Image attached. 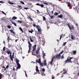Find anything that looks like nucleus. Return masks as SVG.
Listing matches in <instances>:
<instances>
[{"instance_id":"obj_1","label":"nucleus","mask_w":79,"mask_h":79,"mask_svg":"<svg viewBox=\"0 0 79 79\" xmlns=\"http://www.w3.org/2000/svg\"><path fill=\"white\" fill-rule=\"evenodd\" d=\"M73 57H70V58L68 57L67 60L64 61L65 64H67L68 63H72L73 62L71 61V60L73 59Z\"/></svg>"},{"instance_id":"obj_2","label":"nucleus","mask_w":79,"mask_h":79,"mask_svg":"<svg viewBox=\"0 0 79 79\" xmlns=\"http://www.w3.org/2000/svg\"><path fill=\"white\" fill-rule=\"evenodd\" d=\"M40 50H33L32 51V53L33 55H35V54H39V53Z\"/></svg>"},{"instance_id":"obj_3","label":"nucleus","mask_w":79,"mask_h":79,"mask_svg":"<svg viewBox=\"0 0 79 79\" xmlns=\"http://www.w3.org/2000/svg\"><path fill=\"white\" fill-rule=\"evenodd\" d=\"M16 63L17 64V65L18 66L16 68L17 70H18L19 69H20V68H21V65L19 63V60L18 59H16Z\"/></svg>"},{"instance_id":"obj_4","label":"nucleus","mask_w":79,"mask_h":79,"mask_svg":"<svg viewBox=\"0 0 79 79\" xmlns=\"http://www.w3.org/2000/svg\"><path fill=\"white\" fill-rule=\"evenodd\" d=\"M36 28H37L39 32H41L42 31V29L41 28H40V26L39 25H37L36 26Z\"/></svg>"},{"instance_id":"obj_5","label":"nucleus","mask_w":79,"mask_h":79,"mask_svg":"<svg viewBox=\"0 0 79 79\" xmlns=\"http://www.w3.org/2000/svg\"><path fill=\"white\" fill-rule=\"evenodd\" d=\"M53 56H54L55 58H56V59L57 58H60V56H61V54H56V55Z\"/></svg>"},{"instance_id":"obj_6","label":"nucleus","mask_w":79,"mask_h":79,"mask_svg":"<svg viewBox=\"0 0 79 79\" xmlns=\"http://www.w3.org/2000/svg\"><path fill=\"white\" fill-rule=\"evenodd\" d=\"M28 44H29L28 47L29 48V50H31V47L32 46V44L29 41H28Z\"/></svg>"},{"instance_id":"obj_7","label":"nucleus","mask_w":79,"mask_h":79,"mask_svg":"<svg viewBox=\"0 0 79 79\" xmlns=\"http://www.w3.org/2000/svg\"><path fill=\"white\" fill-rule=\"evenodd\" d=\"M39 64H40V65L41 66H44V64L42 63H41L40 58L39 59Z\"/></svg>"},{"instance_id":"obj_8","label":"nucleus","mask_w":79,"mask_h":79,"mask_svg":"<svg viewBox=\"0 0 79 79\" xmlns=\"http://www.w3.org/2000/svg\"><path fill=\"white\" fill-rule=\"evenodd\" d=\"M6 52L8 55H9L10 54L12 53V52H11V51H10V50H6Z\"/></svg>"},{"instance_id":"obj_9","label":"nucleus","mask_w":79,"mask_h":79,"mask_svg":"<svg viewBox=\"0 0 79 79\" xmlns=\"http://www.w3.org/2000/svg\"><path fill=\"white\" fill-rule=\"evenodd\" d=\"M55 59V56H53V58H52L51 60L50 61V64H52L53 63V59Z\"/></svg>"},{"instance_id":"obj_10","label":"nucleus","mask_w":79,"mask_h":79,"mask_svg":"<svg viewBox=\"0 0 79 79\" xmlns=\"http://www.w3.org/2000/svg\"><path fill=\"white\" fill-rule=\"evenodd\" d=\"M10 21H11V23H12L13 24H14V26H17V25L15 23V22H13L12 20H10Z\"/></svg>"},{"instance_id":"obj_11","label":"nucleus","mask_w":79,"mask_h":79,"mask_svg":"<svg viewBox=\"0 0 79 79\" xmlns=\"http://www.w3.org/2000/svg\"><path fill=\"white\" fill-rule=\"evenodd\" d=\"M47 64V60H45L44 61V65L45 66H46Z\"/></svg>"},{"instance_id":"obj_12","label":"nucleus","mask_w":79,"mask_h":79,"mask_svg":"<svg viewBox=\"0 0 79 79\" xmlns=\"http://www.w3.org/2000/svg\"><path fill=\"white\" fill-rule=\"evenodd\" d=\"M36 47H37V45H36V44L34 45V46H32V47L33 48V50H35V49H36Z\"/></svg>"},{"instance_id":"obj_13","label":"nucleus","mask_w":79,"mask_h":79,"mask_svg":"<svg viewBox=\"0 0 79 79\" xmlns=\"http://www.w3.org/2000/svg\"><path fill=\"white\" fill-rule=\"evenodd\" d=\"M46 56V55H45V53H43V59H45V56Z\"/></svg>"},{"instance_id":"obj_14","label":"nucleus","mask_w":79,"mask_h":79,"mask_svg":"<svg viewBox=\"0 0 79 79\" xmlns=\"http://www.w3.org/2000/svg\"><path fill=\"white\" fill-rule=\"evenodd\" d=\"M36 72H38V73L39 72V68H38V66H36Z\"/></svg>"},{"instance_id":"obj_15","label":"nucleus","mask_w":79,"mask_h":79,"mask_svg":"<svg viewBox=\"0 0 79 79\" xmlns=\"http://www.w3.org/2000/svg\"><path fill=\"white\" fill-rule=\"evenodd\" d=\"M67 25L68 26V27L69 28V29L70 30H71L72 29V28H71V26H70V24L69 23H68L67 24Z\"/></svg>"},{"instance_id":"obj_16","label":"nucleus","mask_w":79,"mask_h":79,"mask_svg":"<svg viewBox=\"0 0 79 79\" xmlns=\"http://www.w3.org/2000/svg\"><path fill=\"white\" fill-rule=\"evenodd\" d=\"M58 15H59V13L55 12L54 13L53 16H57Z\"/></svg>"},{"instance_id":"obj_17","label":"nucleus","mask_w":79,"mask_h":79,"mask_svg":"<svg viewBox=\"0 0 79 79\" xmlns=\"http://www.w3.org/2000/svg\"><path fill=\"white\" fill-rule=\"evenodd\" d=\"M47 12H48V14H49V16H50L51 18L52 19L53 18L54 16H51L50 15V13H49L48 12V10H47Z\"/></svg>"},{"instance_id":"obj_18","label":"nucleus","mask_w":79,"mask_h":79,"mask_svg":"<svg viewBox=\"0 0 79 79\" xmlns=\"http://www.w3.org/2000/svg\"><path fill=\"white\" fill-rule=\"evenodd\" d=\"M57 17H58V18H62V17H63V15H58Z\"/></svg>"},{"instance_id":"obj_19","label":"nucleus","mask_w":79,"mask_h":79,"mask_svg":"<svg viewBox=\"0 0 79 79\" xmlns=\"http://www.w3.org/2000/svg\"><path fill=\"white\" fill-rule=\"evenodd\" d=\"M17 19V17L15 16H13L12 18V20H15V19Z\"/></svg>"},{"instance_id":"obj_20","label":"nucleus","mask_w":79,"mask_h":79,"mask_svg":"<svg viewBox=\"0 0 79 79\" xmlns=\"http://www.w3.org/2000/svg\"><path fill=\"white\" fill-rule=\"evenodd\" d=\"M8 68H9V64H8L7 66L6 67V68L4 69L3 70H5L6 69Z\"/></svg>"},{"instance_id":"obj_21","label":"nucleus","mask_w":79,"mask_h":79,"mask_svg":"<svg viewBox=\"0 0 79 79\" xmlns=\"http://www.w3.org/2000/svg\"><path fill=\"white\" fill-rule=\"evenodd\" d=\"M9 31H10V32H11V33H13L14 34H15V32L13 31V30H9Z\"/></svg>"},{"instance_id":"obj_22","label":"nucleus","mask_w":79,"mask_h":79,"mask_svg":"<svg viewBox=\"0 0 79 79\" xmlns=\"http://www.w3.org/2000/svg\"><path fill=\"white\" fill-rule=\"evenodd\" d=\"M76 53H77V51H73V53L74 55H76Z\"/></svg>"},{"instance_id":"obj_23","label":"nucleus","mask_w":79,"mask_h":79,"mask_svg":"<svg viewBox=\"0 0 79 79\" xmlns=\"http://www.w3.org/2000/svg\"><path fill=\"white\" fill-rule=\"evenodd\" d=\"M71 39H72V40H74V39H75V38L73 36V35H71Z\"/></svg>"},{"instance_id":"obj_24","label":"nucleus","mask_w":79,"mask_h":79,"mask_svg":"<svg viewBox=\"0 0 79 79\" xmlns=\"http://www.w3.org/2000/svg\"><path fill=\"white\" fill-rule=\"evenodd\" d=\"M66 3V4H67V5H68V6H71V4H70V3L68 2H67Z\"/></svg>"},{"instance_id":"obj_25","label":"nucleus","mask_w":79,"mask_h":79,"mask_svg":"<svg viewBox=\"0 0 79 79\" xmlns=\"http://www.w3.org/2000/svg\"><path fill=\"white\" fill-rule=\"evenodd\" d=\"M7 40L8 42H10V38L9 37V36H8Z\"/></svg>"},{"instance_id":"obj_26","label":"nucleus","mask_w":79,"mask_h":79,"mask_svg":"<svg viewBox=\"0 0 79 79\" xmlns=\"http://www.w3.org/2000/svg\"><path fill=\"white\" fill-rule=\"evenodd\" d=\"M10 58L11 61H13V58H14V57H13V56H12V57H10Z\"/></svg>"},{"instance_id":"obj_27","label":"nucleus","mask_w":79,"mask_h":79,"mask_svg":"<svg viewBox=\"0 0 79 79\" xmlns=\"http://www.w3.org/2000/svg\"><path fill=\"white\" fill-rule=\"evenodd\" d=\"M32 32H34V31L33 30H28V32H30V33H31L32 34Z\"/></svg>"},{"instance_id":"obj_28","label":"nucleus","mask_w":79,"mask_h":79,"mask_svg":"<svg viewBox=\"0 0 79 79\" xmlns=\"http://www.w3.org/2000/svg\"><path fill=\"white\" fill-rule=\"evenodd\" d=\"M37 37H38V39L40 40V39L41 38H40V35H37Z\"/></svg>"},{"instance_id":"obj_29","label":"nucleus","mask_w":79,"mask_h":79,"mask_svg":"<svg viewBox=\"0 0 79 79\" xmlns=\"http://www.w3.org/2000/svg\"><path fill=\"white\" fill-rule=\"evenodd\" d=\"M8 3H9V4H11V5H13L14 4V3L13 2H11L9 1L8 2Z\"/></svg>"},{"instance_id":"obj_30","label":"nucleus","mask_w":79,"mask_h":79,"mask_svg":"<svg viewBox=\"0 0 79 79\" xmlns=\"http://www.w3.org/2000/svg\"><path fill=\"white\" fill-rule=\"evenodd\" d=\"M19 29L21 31V32H23V29H22V28H21V27H20L19 28Z\"/></svg>"},{"instance_id":"obj_31","label":"nucleus","mask_w":79,"mask_h":79,"mask_svg":"<svg viewBox=\"0 0 79 79\" xmlns=\"http://www.w3.org/2000/svg\"><path fill=\"white\" fill-rule=\"evenodd\" d=\"M43 20H44V21H46L47 19L45 18V17L44 16H43Z\"/></svg>"},{"instance_id":"obj_32","label":"nucleus","mask_w":79,"mask_h":79,"mask_svg":"<svg viewBox=\"0 0 79 79\" xmlns=\"http://www.w3.org/2000/svg\"><path fill=\"white\" fill-rule=\"evenodd\" d=\"M17 22H18V23H20L21 24L23 23V22L21 21L20 20H18L17 21Z\"/></svg>"},{"instance_id":"obj_33","label":"nucleus","mask_w":79,"mask_h":79,"mask_svg":"<svg viewBox=\"0 0 79 79\" xmlns=\"http://www.w3.org/2000/svg\"><path fill=\"white\" fill-rule=\"evenodd\" d=\"M30 41L31 42H34V40H32V38H31V37H30Z\"/></svg>"},{"instance_id":"obj_34","label":"nucleus","mask_w":79,"mask_h":79,"mask_svg":"<svg viewBox=\"0 0 79 79\" xmlns=\"http://www.w3.org/2000/svg\"><path fill=\"white\" fill-rule=\"evenodd\" d=\"M64 57L63 55H62L60 57V58L62 59V60L64 59Z\"/></svg>"},{"instance_id":"obj_35","label":"nucleus","mask_w":79,"mask_h":79,"mask_svg":"<svg viewBox=\"0 0 79 79\" xmlns=\"http://www.w3.org/2000/svg\"><path fill=\"white\" fill-rule=\"evenodd\" d=\"M63 34H62L60 36V40H61V38H62V37L63 36Z\"/></svg>"},{"instance_id":"obj_36","label":"nucleus","mask_w":79,"mask_h":79,"mask_svg":"<svg viewBox=\"0 0 79 79\" xmlns=\"http://www.w3.org/2000/svg\"><path fill=\"white\" fill-rule=\"evenodd\" d=\"M40 6H41V8H44V5L43 4H40Z\"/></svg>"},{"instance_id":"obj_37","label":"nucleus","mask_w":79,"mask_h":79,"mask_svg":"<svg viewBox=\"0 0 79 79\" xmlns=\"http://www.w3.org/2000/svg\"><path fill=\"white\" fill-rule=\"evenodd\" d=\"M68 73V71H65L64 73H63V74H66V73Z\"/></svg>"},{"instance_id":"obj_38","label":"nucleus","mask_w":79,"mask_h":79,"mask_svg":"<svg viewBox=\"0 0 79 79\" xmlns=\"http://www.w3.org/2000/svg\"><path fill=\"white\" fill-rule=\"evenodd\" d=\"M43 4H45V5H48V3L44 2L43 3Z\"/></svg>"},{"instance_id":"obj_39","label":"nucleus","mask_w":79,"mask_h":79,"mask_svg":"<svg viewBox=\"0 0 79 79\" xmlns=\"http://www.w3.org/2000/svg\"><path fill=\"white\" fill-rule=\"evenodd\" d=\"M20 3H22V4H23V5L24 4V2H23L22 1H21L20 2Z\"/></svg>"},{"instance_id":"obj_40","label":"nucleus","mask_w":79,"mask_h":79,"mask_svg":"<svg viewBox=\"0 0 79 79\" xmlns=\"http://www.w3.org/2000/svg\"><path fill=\"white\" fill-rule=\"evenodd\" d=\"M18 8H20V9H22V6H18Z\"/></svg>"},{"instance_id":"obj_41","label":"nucleus","mask_w":79,"mask_h":79,"mask_svg":"<svg viewBox=\"0 0 79 79\" xmlns=\"http://www.w3.org/2000/svg\"><path fill=\"white\" fill-rule=\"evenodd\" d=\"M2 74L1 73H0V79H2Z\"/></svg>"},{"instance_id":"obj_42","label":"nucleus","mask_w":79,"mask_h":79,"mask_svg":"<svg viewBox=\"0 0 79 79\" xmlns=\"http://www.w3.org/2000/svg\"><path fill=\"white\" fill-rule=\"evenodd\" d=\"M29 18L30 19L31 21H33V19H32L31 17H29Z\"/></svg>"},{"instance_id":"obj_43","label":"nucleus","mask_w":79,"mask_h":79,"mask_svg":"<svg viewBox=\"0 0 79 79\" xmlns=\"http://www.w3.org/2000/svg\"><path fill=\"white\" fill-rule=\"evenodd\" d=\"M66 42H64L63 44V46H65L66 45Z\"/></svg>"},{"instance_id":"obj_44","label":"nucleus","mask_w":79,"mask_h":79,"mask_svg":"<svg viewBox=\"0 0 79 79\" xmlns=\"http://www.w3.org/2000/svg\"><path fill=\"white\" fill-rule=\"evenodd\" d=\"M13 71H16V69H15V67H13Z\"/></svg>"},{"instance_id":"obj_45","label":"nucleus","mask_w":79,"mask_h":79,"mask_svg":"<svg viewBox=\"0 0 79 79\" xmlns=\"http://www.w3.org/2000/svg\"><path fill=\"white\" fill-rule=\"evenodd\" d=\"M42 71H43V72H45V69H43L42 70Z\"/></svg>"},{"instance_id":"obj_46","label":"nucleus","mask_w":79,"mask_h":79,"mask_svg":"<svg viewBox=\"0 0 79 79\" xmlns=\"http://www.w3.org/2000/svg\"><path fill=\"white\" fill-rule=\"evenodd\" d=\"M63 52H64L63 51H62L61 52H60V53H59V54H60H60H62V53H63Z\"/></svg>"},{"instance_id":"obj_47","label":"nucleus","mask_w":79,"mask_h":79,"mask_svg":"<svg viewBox=\"0 0 79 79\" xmlns=\"http://www.w3.org/2000/svg\"><path fill=\"white\" fill-rule=\"evenodd\" d=\"M2 13H3V14H4V15H6V13H5V12H3V11H2Z\"/></svg>"},{"instance_id":"obj_48","label":"nucleus","mask_w":79,"mask_h":79,"mask_svg":"<svg viewBox=\"0 0 79 79\" xmlns=\"http://www.w3.org/2000/svg\"><path fill=\"white\" fill-rule=\"evenodd\" d=\"M37 26V25H36L35 24H35H33V26L34 27H35V26Z\"/></svg>"},{"instance_id":"obj_49","label":"nucleus","mask_w":79,"mask_h":79,"mask_svg":"<svg viewBox=\"0 0 79 79\" xmlns=\"http://www.w3.org/2000/svg\"><path fill=\"white\" fill-rule=\"evenodd\" d=\"M36 5H37V6H40V4L39 3H37Z\"/></svg>"},{"instance_id":"obj_50","label":"nucleus","mask_w":79,"mask_h":79,"mask_svg":"<svg viewBox=\"0 0 79 79\" xmlns=\"http://www.w3.org/2000/svg\"><path fill=\"white\" fill-rule=\"evenodd\" d=\"M8 27L9 28V29H10L11 28V26H10V25H9L8 26Z\"/></svg>"},{"instance_id":"obj_51","label":"nucleus","mask_w":79,"mask_h":79,"mask_svg":"<svg viewBox=\"0 0 79 79\" xmlns=\"http://www.w3.org/2000/svg\"><path fill=\"white\" fill-rule=\"evenodd\" d=\"M24 8L25 10H27V9H29V8H28V7H25Z\"/></svg>"},{"instance_id":"obj_52","label":"nucleus","mask_w":79,"mask_h":79,"mask_svg":"<svg viewBox=\"0 0 79 79\" xmlns=\"http://www.w3.org/2000/svg\"><path fill=\"white\" fill-rule=\"evenodd\" d=\"M63 71L64 72L66 71V69H63Z\"/></svg>"},{"instance_id":"obj_53","label":"nucleus","mask_w":79,"mask_h":79,"mask_svg":"<svg viewBox=\"0 0 79 79\" xmlns=\"http://www.w3.org/2000/svg\"><path fill=\"white\" fill-rule=\"evenodd\" d=\"M71 28H72V29H74V27L73 26H71Z\"/></svg>"},{"instance_id":"obj_54","label":"nucleus","mask_w":79,"mask_h":79,"mask_svg":"<svg viewBox=\"0 0 79 79\" xmlns=\"http://www.w3.org/2000/svg\"><path fill=\"white\" fill-rule=\"evenodd\" d=\"M36 63H39V59H38V60H36Z\"/></svg>"},{"instance_id":"obj_55","label":"nucleus","mask_w":79,"mask_h":79,"mask_svg":"<svg viewBox=\"0 0 79 79\" xmlns=\"http://www.w3.org/2000/svg\"><path fill=\"white\" fill-rule=\"evenodd\" d=\"M52 79H55V77H53V76H52Z\"/></svg>"},{"instance_id":"obj_56","label":"nucleus","mask_w":79,"mask_h":79,"mask_svg":"<svg viewBox=\"0 0 79 79\" xmlns=\"http://www.w3.org/2000/svg\"><path fill=\"white\" fill-rule=\"evenodd\" d=\"M31 52V50H29L28 52V53H30Z\"/></svg>"},{"instance_id":"obj_57","label":"nucleus","mask_w":79,"mask_h":79,"mask_svg":"<svg viewBox=\"0 0 79 79\" xmlns=\"http://www.w3.org/2000/svg\"><path fill=\"white\" fill-rule=\"evenodd\" d=\"M59 75H60V73H58L57 74H56V76H59Z\"/></svg>"},{"instance_id":"obj_58","label":"nucleus","mask_w":79,"mask_h":79,"mask_svg":"<svg viewBox=\"0 0 79 79\" xmlns=\"http://www.w3.org/2000/svg\"><path fill=\"white\" fill-rule=\"evenodd\" d=\"M37 12H38V13H40V12H39V10H37Z\"/></svg>"},{"instance_id":"obj_59","label":"nucleus","mask_w":79,"mask_h":79,"mask_svg":"<svg viewBox=\"0 0 79 79\" xmlns=\"http://www.w3.org/2000/svg\"><path fill=\"white\" fill-rule=\"evenodd\" d=\"M11 54L12 53H10V57H11L12 56H11Z\"/></svg>"},{"instance_id":"obj_60","label":"nucleus","mask_w":79,"mask_h":79,"mask_svg":"<svg viewBox=\"0 0 79 79\" xmlns=\"http://www.w3.org/2000/svg\"><path fill=\"white\" fill-rule=\"evenodd\" d=\"M5 47H4L3 48V50H5Z\"/></svg>"},{"instance_id":"obj_61","label":"nucleus","mask_w":79,"mask_h":79,"mask_svg":"<svg viewBox=\"0 0 79 79\" xmlns=\"http://www.w3.org/2000/svg\"><path fill=\"white\" fill-rule=\"evenodd\" d=\"M37 50H40V47H38Z\"/></svg>"},{"instance_id":"obj_62","label":"nucleus","mask_w":79,"mask_h":79,"mask_svg":"<svg viewBox=\"0 0 79 79\" xmlns=\"http://www.w3.org/2000/svg\"><path fill=\"white\" fill-rule=\"evenodd\" d=\"M52 15H53V11H52Z\"/></svg>"},{"instance_id":"obj_63","label":"nucleus","mask_w":79,"mask_h":79,"mask_svg":"<svg viewBox=\"0 0 79 79\" xmlns=\"http://www.w3.org/2000/svg\"><path fill=\"white\" fill-rule=\"evenodd\" d=\"M3 3V1H0V3Z\"/></svg>"},{"instance_id":"obj_64","label":"nucleus","mask_w":79,"mask_h":79,"mask_svg":"<svg viewBox=\"0 0 79 79\" xmlns=\"http://www.w3.org/2000/svg\"><path fill=\"white\" fill-rule=\"evenodd\" d=\"M77 75L78 76H79V72H78V73L77 74Z\"/></svg>"}]
</instances>
